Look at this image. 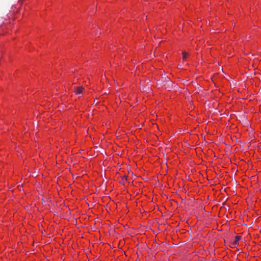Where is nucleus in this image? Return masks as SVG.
Instances as JSON below:
<instances>
[{"instance_id": "3", "label": "nucleus", "mask_w": 261, "mask_h": 261, "mask_svg": "<svg viewBox=\"0 0 261 261\" xmlns=\"http://www.w3.org/2000/svg\"><path fill=\"white\" fill-rule=\"evenodd\" d=\"M82 93V89L80 87H77L76 90V94H80Z\"/></svg>"}, {"instance_id": "8", "label": "nucleus", "mask_w": 261, "mask_h": 261, "mask_svg": "<svg viewBox=\"0 0 261 261\" xmlns=\"http://www.w3.org/2000/svg\"><path fill=\"white\" fill-rule=\"evenodd\" d=\"M260 233H261V230H260Z\"/></svg>"}, {"instance_id": "2", "label": "nucleus", "mask_w": 261, "mask_h": 261, "mask_svg": "<svg viewBox=\"0 0 261 261\" xmlns=\"http://www.w3.org/2000/svg\"><path fill=\"white\" fill-rule=\"evenodd\" d=\"M242 237L240 236H236L235 237L234 241L231 243V245L234 247H237L239 245V242L241 240Z\"/></svg>"}, {"instance_id": "1", "label": "nucleus", "mask_w": 261, "mask_h": 261, "mask_svg": "<svg viewBox=\"0 0 261 261\" xmlns=\"http://www.w3.org/2000/svg\"><path fill=\"white\" fill-rule=\"evenodd\" d=\"M119 182L124 186H126L127 184L129 183V181H128V176L125 175L122 177Z\"/></svg>"}, {"instance_id": "5", "label": "nucleus", "mask_w": 261, "mask_h": 261, "mask_svg": "<svg viewBox=\"0 0 261 261\" xmlns=\"http://www.w3.org/2000/svg\"><path fill=\"white\" fill-rule=\"evenodd\" d=\"M82 177H83V178L84 180H85V179H86V177H87V174H83Z\"/></svg>"}, {"instance_id": "6", "label": "nucleus", "mask_w": 261, "mask_h": 261, "mask_svg": "<svg viewBox=\"0 0 261 261\" xmlns=\"http://www.w3.org/2000/svg\"><path fill=\"white\" fill-rule=\"evenodd\" d=\"M87 205H88V204L87 203V202H86L85 204L84 205V206L86 207Z\"/></svg>"}, {"instance_id": "4", "label": "nucleus", "mask_w": 261, "mask_h": 261, "mask_svg": "<svg viewBox=\"0 0 261 261\" xmlns=\"http://www.w3.org/2000/svg\"><path fill=\"white\" fill-rule=\"evenodd\" d=\"M182 56H183V58L185 59L187 57L188 54L186 52L184 51V52H182Z\"/></svg>"}, {"instance_id": "7", "label": "nucleus", "mask_w": 261, "mask_h": 261, "mask_svg": "<svg viewBox=\"0 0 261 261\" xmlns=\"http://www.w3.org/2000/svg\"><path fill=\"white\" fill-rule=\"evenodd\" d=\"M198 261H203L202 258H200Z\"/></svg>"}]
</instances>
